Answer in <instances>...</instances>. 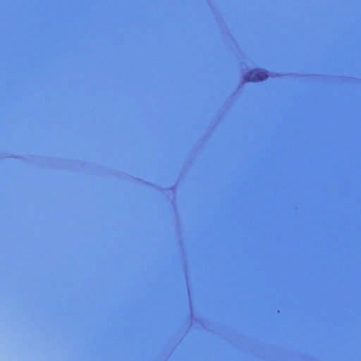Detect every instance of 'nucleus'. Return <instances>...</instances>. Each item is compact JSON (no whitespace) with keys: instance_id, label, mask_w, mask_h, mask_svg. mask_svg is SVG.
Instances as JSON below:
<instances>
[{"instance_id":"1","label":"nucleus","mask_w":361,"mask_h":361,"mask_svg":"<svg viewBox=\"0 0 361 361\" xmlns=\"http://www.w3.org/2000/svg\"><path fill=\"white\" fill-rule=\"evenodd\" d=\"M269 76L267 71L257 68L250 71L245 75V80L247 82H260L266 80Z\"/></svg>"}]
</instances>
